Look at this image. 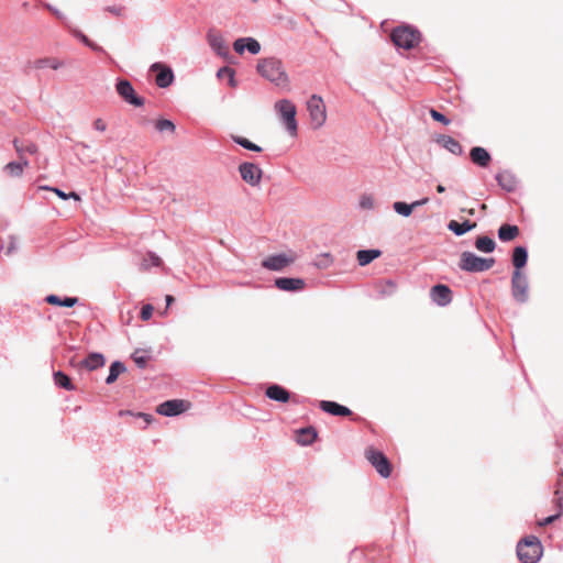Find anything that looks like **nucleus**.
Instances as JSON below:
<instances>
[{"instance_id":"obj_1","label":"nucleus","mask_w":563,"mask_h":563,"mask_svg":"<svg viewBox=\"0 0 563 563\" xmlns=\"http://www.w3.org/2000/svg\"><path fill=\"white\" fill-rule=\"evenodd\" d=\"M256 70L263 78L276 86L285 87L289 82L288 75L282 60L276 57L258 59Z\"/></svg>"},{"instance_id":"obj_2","label":"nucleus","mask_w":563,"mask_h":563,"mask_svg":"<svg viewBox=\"0 0 563 563\" xmlns=\"http://www.w3.org/2000/svg\"><path fill=\"white\" fill-rule=\"evenodd\" d=\"M542 551L541 541L536 536H528L517 544V556L521 563H538Z\"/></svg>"},{"instance_id":"obj_3","label":"nucleus","mask_w":563,"mask_h":563,"mask_svg":"<svg viewBox=\"0 0 563 563\" xmlns=\"http://www.w3.org/2000/svg\"><path fill=\"white\" fill-rule=\"evenodd\" d=\"M495 264V258L481 257L473 252L465 251L460 256L459 267L467 273H482L490 269Z\"/></svg>"},{"instance_id":"obj_4","label":"nucleus","mask_w":563,"mask_h":563,"mask_svg":"<svg viewBox=\"0 0 563 563\" xmlns=\"http://www.w3.org/2000/svg\"><path fill=\"white\" fill-rule=\"evenodd\" d=\"M275 109L278 112L280 120L290 136H296L298 132V125L296 121V107L288 100L283 99L275 103Z\"/></svg>"},{"instance_id":"obj_5","label":"nucleus","mask_w":563,"mask_h":563,"mask_svg":"<svg viewBox=\"0 0 563 563\" xmlns=\"http://www.w3.org/2000/svg\"><path fill=\"white\" fill-rule=\"evenodd\" d=\"M420 32L411 26H397L391 32L393 43L400 48L411 49L420 42Z\"/></svg>"},{"instance_id":"obj_6","label":"nucleus","mask_w":563,"mask_h":563,"mask_svg":"<svg viewBox=\"0 0 563 563\" xmlns=\"http://www.w3.org/2000/svg\"><path fill=\"white\" fill-rule=\"evenodd\" d=\"M311 124L313 129H320L327 120L325 106L320 96L312 95L307 102Z\"/></svg>"},{"instance_id":"obj_7","label":"nucleus","mask_w":563,"mask_h":563,"mask_svg":"<svg viewBox=\"0 0 563 563\" xmlns=\"http://www.w3.org/2000/svg\"><path fill=\"white\" fill-rule=\"evenodd\" d=\"M365 456L382 477L387 478L390 476L391 464L382 451L368 448L365 451Z\"/></svg>"},{"instance_id":"obj_8","label":"nucleus","mask_w":563,"mask_h":563,"mask_svg":"<svg viewBox=\"0 0 563 563\" xmlns=\"http://www.w3.org/2000/svg\"><path fill=\"white\" fill-rule=\"evenodd\" d=\"M529 283L526 274L521 271H514L511 276V295L519 302L525 303L529 298Z\"/></svg>"},{"instance_id":"obj_9","label":"nucleus","mask_w":563,"mask_h":563,"mask_svg":"<svg viewBox=\"0 0 563 563\" xmlns=\"http://www.w3.org/2000/svg\"><path fill=\"white\" fill-rule=\"evenodd\" d=\"M117 93L129 104L142 107L145 103L144 98L137 96L132 84L128 79L119 78L115 82Z\"/></svg>"},{"instance_id":"obj_10","label":"nucleus","mask_w":563,"mask_h":563,"mask_svg":"<svg viewBox=\"0 0 563 563\" xmlns=\"http://www.w3.org/2000/svg\"><path fill=\"white\" fill-rule=\"evenodd\" d=\"M239 173L243 181L252 187L261 184L263 170L258 165L251 162H243L239 165Z\"/></svg>"},{"instance_id":"obj_11","label":"nucleus","mask_w":563,"mask_h":563,"mask_svg":"<svg viewBox=\"0 0 563 563\" xmlns=\"http://www.w3.org/2000/svg\"><path fill=\"white\" fill-rule=\"evenodd\" d=\"M188 408V404L181 399H170L159 404L156 412L165 417H175L183 413Z\"/></svg>"},{"instance_id":"obj_12","label":"nucleus","mask_w":563,"mask_h":563,"mask_svg":"<svg viewBox=\"0 0 563 563\" xmlns=\"http://www.w3.org/2000/svg\"><path fill=\"white\" fill-rule=\"evenodd\" d=\"M430 298L439 307H445L452 301V290L444 284L434 285L430 289Z\"/></svg>"},{"instance_id":"obj_13","label":"nucleus","mask_w":563,"mask_h":563,"mask_svg":"<svg viewBox=\"0 0 563 563\" xmlns=\"http://www.w3.org/2000/svg\"><path fill=\"white\" fill-rule=\"evenodd\" d=\"M151 70L157 71L155 82L159 88H167L174 81V73L170 67L161 63H154Z\"/></svg>"},{"instance_id":"obj_14","label":"nucleus","mask_w":563,"mask_h":563,"mask_svg":"<svg viewBox=\"0 0 563 563\" xmlns=\"http://www.w3.org/2000/svg\"><path fill=\"white\" fill-rule=\"evenodd\" d=\"M292 262H294L292 257H289L286 254L282 253V254H275V255H271V256L266 257L262 262V266L268 271L280 272L286 266L291 264Z\"/></svg>"},{"instance_id":"obj_15","label":"nucleus","mask_w":563,"mask_h":563,"mask_svg":"<svg viewBox=\"0 0 563 563\" xmlns=\"http://www.w3.org/2000/svg\"><path fill=\"white\" fill-rule=\"evenodd\" d=\"M274 284L279 290L291 292L301 291L306 286L305 279L299 277H278Z\"/></svg>"},{"instance_id":"obj_16","label":"nucleus","mask_w":563,"mask_h":563,"mask_svg":"<svg viewBox=\"0 0 563 563\" xmlns=\"http://www.w3.org/2000/svg\"><path fill=\"white\" fill-rule=\"evenodd\" d=\"M207 40L210 47L221 57L230 55L229 46L220 33L210 30L207 34Z\"/></svg>"},{"instance_id":"obj_17","label":"nucleus","mask_w":563,"mask_h":563,"mask_svg":"<svg viewBox=\"0 0 563 563\" xmlns=\"http://www.w3.org/2000/svg\"><path fill=\"white\" fill-rule=\"evenodd\" d=\"M435 142L454 155L461 156L463 154L462 145L450 135L440 134L435 137Z\"/></svg>"},{"instance_id":"obj_18","label":"nucleus","mask_w":563,"mask_h":563,"mask_svg":"<svg viewBox=\"0 0 563 563\" xmlns=\"http://www.w3.org/2000/svg\"><path fill=\"white\" fill-rule=\"evenodd\" d=\"M265 395L271 400L283 404L290 399V393L285 387L277 384L269 385L265 390Z\"/></svg>"},{"instance_id":"obj_19","label":"nucleus","mask_w":563,"mask_h":563,"mask_svg":"<svg viewBox=\"0 0 563 563\" xmlns=\"http://www.w3.org/2000/svg\"><path fill=\"white\" fill-rule=\"evenodd\" d=\"M498 185L506 191L512 192L517 189L518 180L516 176L509 170H503L496 175Z\"/></svg>"},{"instance_id":"obj_20","label":"nucleus","mask_w":563,"mask_h":563,"mask_svg":"<svg viewBox=\"0 0 563 563\" xmlns=\"http://www.w3.org/2000/svg\"><path fill=\"white\" fill-rule=\"evenodd\" d=\"M320 409L332 416L346 417L352 415L347 407L330 400L320 401Z\"/></svg>"},{"instance_id":"obj_21","label":"nucleus","mask_w":563,"mask_h":563,"mask_svg":"<svg viewBox=\"0 0 563 563\" xmlns=\"http://www.w3.org/2000/svg\"><path fill=\"white\" fill-rule=\"evenodd\" d=\"M471 159L479 167H487L492 161L490 154L487 150L481 146H475L470 152Z\"/></svg>"},{"instance_id":"obj_22","label":"nucleus","mask_w":563,"mask_h":563,"mask_svg":"<svg viewBox=\"0 0 563 563\" xmlns=\"http://www.w3.org/2000/svg\"><path fill=\"white\" fill-rule=\"evenodd\" d=\"M511 262L515 271H521L528 262V250L526 246H516L512 251Z\"/></svg>"},{"instance_id":"obj_23","label":"nucleus","mask_w":563,"mask_h":563,"mask_svg":"<svg viewBox=\"0 0 563 563\" xmlns=\"http://www.w3.org/2000/svg\"><path fill=\"white\" fill-rule=\"evenodd\" d=\"M48 305L71 308L79 301L77 297H59L55 294L47 295L44 299Z\"/></svg>"},{"instance_id":"obj_24","label":"nucleus","mask_w":563,"mask_h":563,"mask_svg":"<svg viewBox=\"0 0 563 563\" xmlns=\"http://www.w3.org/2000/svg\"><path fill=\"white\" fill-rule=\"evenodd\" d=\"M476 227L475 222H471L470 220H465L463 222H457L455 220H451L448 223V229L453 232L456 236H462L468 231L473 230Z\"/></svg>"},{"instance_id":"obj_25","label":"nucleus","mask_w":563,"mask_h":563,"mask_svg":"<svg viewBox=\"0 0 563 563\" xmlns=\"http://www.w3.org/2000/svg\"><path fill=\"white\" fill-rule=\"evenodd\" d=\"M317 438V431L313 427L301 428L297 431V443L300 445H310Z\"/></svg>"},{"instance_id":"obj_26","label":"nucleus","mask_w":563,"mask_h":563,"mask_svg":"<svg viewBox=\"0 0 563 563\" xmlns=\"http://www.w3.org/2000/svg\"><path fill=\"white\" fill-rule=\"evenodd\" d=\"M104 356L101 353H90L85 360L81 361V366L89 371H95L104 365Z\"/></svg>"},{"instance_id":"obj_27","label":"nucleus","mask_w":563,"mask_h":563,"mask_svg":"<svg viewBox=\"0 0 563 563\" xmlns=\"http://www.w3.org/2000/svg\"><path fill=\"white\" fill-rule=\"evenodd\" d=\"M13 145H14L15 151L19 154L20 159H26L24 157L25 153L35 155L38 152L37 145L33 142L23 143V142H20L19 140H14Z\"/></svg>"},{"instance_id":"obj_28","label":"nucleus","mask_w":563,"mask_h":563,"mask_svg":"<svg viewBox=\"0 0 563 563\" xmlns=\"http://www.w3.org/2000/svg\"><path fill=\"white\" fill-rule=\"evenodd\" d=\"M519 235V228L515 224H503L498 229V238L503 242H509Z\"/></svg>"},{"instance_id":"obj_29","label":"nucleus","mask_w":563,"mask_h":563,"mask_svg":"<svg viewBox=\"0 0 563 563\" xmlns=\"http://www.w3.org/2000/svg\"><path fill=\"white\" fill-rule=\"evenodd\" d=\"M29 166L27 159H19L18 162H10L4 165L3 170L11 177H20L23 174V168Z\"/></svg>"},{"instance_id":"obj_30","label":"nucleus","mask_w":563,"mask_h":563,"mask_svg":"<svg viewBox=\"0 0 563 563\" xmlns=\"http://www.w3.org/2000/svg\"><path fill=\"white\" fill-rule=\"evenodd\" d=\"M18 251V240L13 235H9L5 241L0 240V257L2 255L11 256Z\"/></svg>"},{"instance_id":"obj_31","label":"nucleus","mask_w":563,"mask_h":563,"mask_svg":"<svg viewBox=\"0 0 563 563\" xmlns=\"http://www.w3.org/2000/svg\"><path fill=\"white\" fill-rule=\"evenodd\" d=\"M380 255L379 250H360L357 251L356 257L358 265L365 266L368 265L371 262H373L375 258H377Z\"/></svg>"},{"instance_id":"obj_32","label":"nucleus","mask_w":563,"mask_h":563,"mask_svg":"<svg viewBox=\"0 0 563 563\" xmlns=\"http://www.w3.org/2000/svg\"><path fill=\"white\" fill-rule=\"evenodd\" d=\"M62 66L63 63L60 60L51 57L38 58L32 63V67L35 69L52 68L56 70Z\"/></svg>"},{"instance_id":"obj_33","label":"nucleus","mask_w":563,"mask_h":563,"mask_svg":"<svg viewBox=\"0 0 563 563\" xmlns=\"http://www.w3.org/2000/svg\"><path fill=\"white\" fill-rule=\"evenodd\" d=\"M126 371L125 365L120 361H114L111 363L109 368V375L106 378V384L111 385L113 384L120 374L124 373Z\"/></svg>"},{"instance_id":"obj_34","label":"nucleus","mask_w":563,"mask_h":563,"mask_svg":"<svg viewBox=\"0 0 563 563\" xmlns=\"http://www.w3.org/2000/svg\"><path fill=\"white\" fill-rule=\"evenodd\" d=\"M54 383L56 386H58L59 388H63L65 390H75L76 387L75 385L71 383L70 378L68 375H66L64 372L62 371H57L54 373Z\"/></svg>"},{"instance_id":"obj_35","label":"nucleus","mask_w":563,"mask_h":563,"mask_svg":"<svg viewBox=\"0 0 563 563\" xmlns=\"http://www.w3.org/2000/svg\"><path fill=\"white\" fill-rule=\"evenodd\" d=\"M475 247L479 252L492 253L496 249V243H495V241L492 238L483 235V236H478L476 239Z\"/></svg>"},{"instance_id":"obj_36","label":"nucleus","mask_w":563,"mask_h":563,"mask_svg":"<svg viewBox=\"0 0 563 563\" xmlns=\"http://www.w3.org/2000/svg\"><path fill=\"white\" fill-rule=\"evenodd\" d=\"M161 265V257L154 252H147L140 264V268L143 271H147L151 267H158Z\"/></svg>"},{"instance_id":"obj_37","label":"nucleus","mask_w":563,"mask_h":563,"mask_svg":"<svg viewBox=\"0 0 563 563\" xmlns=\"http://www.w3.org/2000/svg\"><path fill=\"white\" fill-rule=\"evenodd\" d=\"M132 358L139 368H145L151 358L150 351L136 349L132 354Z\"/></svg>"},{"instance_id":"obj_38","label":"nucleus","mask_w":563,"mask_h":563,"mask_svg":"<svg viewBox=\"0 0 563 563\" xmlns=\"http://www.w3.org/2000/svg\"><path fill=\"white\" fill-rule=\"evenodd\" d=\"M232 140L234 143L239 144L245 150L253 151V152H261L262 147L256 145L255 143L251 142L250 140L239 136V135H232Z\"/></svg>"},{"instance_id":"obj_39","label":"nucleus","mask_w":563,"mask_h":563,"mask_svg":"<svg viewBox=\"0 0 563 563\" xmlns=\"http://www.w3.org/2000/svg\"><path fill=\"white\" fill-rule=\"evenodd\" d=\"M395 212L402 217H410L413 211V206L404 201H396L393 205Z\"/></svg>"},{"instance_id":"obj_40","label":"nucleus","mask_w":563,"mask_h":563,"mask_svg":"<svg viewBox=\"0 0 563 563\" xmlns=\"http://www.w3.org/2000/svg\"><path fill=\"white\" fill-rule=\"evenodd\" d=\"M333 263V257L329 253H322L318 255L313 262V265L319 269H325Z\"/></svg>"},{"instance_id":"obj_41","label":"nucleus","mask_w":563,"mask_h":563,"mask_svg":"<svg viewBox=\"0 0 563 563\" xmlns=\"http://www.w3.org/2000/svg\"><path fill=\"white\" fill-rule=\"evenodd\" d=\"M155 129L161 133H163V132L174 133L176 130V125L174 124L173 121H170L168 119H158L155 123Z\"/></svg>"},{"instance_id":"obj_42","label":"nucleus","mask_w":563,"mask_h":563,"mask_svg":"<svg viewBox=\"0 0 563 563\" xmlns=\"http://www.w3.org/2000/svg\"><path fill=\"white\" fill-rule=\"evenodd\" d=\"M246 40L247 41L245 42V51H247L252 55L258 54L261 52L260 42L251 36H247Z\"/></svg>"},{"instance_id":"obj_43","label":"nucleus","mask_w":563,"mask_h":563,"mask_svg":"<svg viewBox=\"0 0 563 563\" xmlns=\"http://www.w3.org/2000/svg\"><path fill=\"white\" fill-rule=\"evenodd\" d=\"M395 291L396 283L391 279L386 280L380 289L383 296H391Z\"/></svg>"},{"instance_id":"obj_44","label":"nucleus","mask_w":563,"mask_h":563,"mask_svg":"<svg viewBox=\"0 0 563 563\" xmlns=\"http://www.w3.org/2000/svg\"><path fill=\"white\" fill-rule=\"evenodd\" d=\"M358 205L362 209L371 210L374 208V199L371 195H362Z\"/></svg>"},{"instance_id":"obj_45","label":"nucleus","mask_w":563,"mask_h":563,"mask_svg":"<svg viewBox=\"0 0 563 563\" xmlns=\"http://www.w3.org/2000/svg\"><path fill=\"white\" fill-rule=\"evenodd\" d=\"M430 115L434 121L441 122L444 125H449L451 123V120L449 118H446L443 113L439 112L435 109L430 110Z\"/></svg>"},{"instance_id":"obj_46","label":"nucleus","mask_w":563,"mask_h":563,"mask_svg":"<svg viewBox=\"0 0 563 563\" xmlns=\"http://www.w3.org/2000/svg\"><path fill=\"white\" fill-rule=\"evenodd\" d=\"M222 73H227V76L229 77V84L230 86H235V79H234V70L230 67H222L218 70L217 76L222 77Z\"/></svg>"},{"instance_id":"obj_47","label":"nucleus","mask_w":563,"mask_h":563,"mask_svg":"<svg viewBox=\"0 0 563 563\" xmlns=\"http://www.w3.org/2000/svg\"><path fill=\"white\" fill-rule=\"evenodd\" d=\"M553 503L555 504L558 511L561 510V515H563V492L561 489H556L554 492Z\"/></svg>"},{"instance_id":"obj_48","label":"nucleus","mask_w":563,"mask_h":563,"mask_svg":"<svg viewBox=\"0 0 563 563\" xmlns=\"http://www.w3.org/2000/svg\"><path fill=\"white\" fill-rule=\"evenodd\" d=\"M153 306L147 303V305H144L141 309V319L143 321H147L152 318V314H153Z\"/></svg>"},{"instance_id":"obj_49","label":"nucleus","mask_w":563,"mask_h":563,"mask_svg":"<svg viewBox=\"0 0 563 563\" xmlns=\"http://www.w3.org/2000/svg\"><path fill=\"white\" fill-rule=\"evenodd\" d=\"M246 37H239L233 43V48L238 54H243L245 52V42Z\"/></svg>"},{"instance_id":"obj_50","label":"nucleus","mask_w":563,"mask_h":563,"mask_svg":"<svg viewBox=\"0 0 563 563\" xmlns=\"http://www.w3.org/2000/svg\"><path fill=\"white\" fill-rule=\"evenodd\" d=\"M104 10L115 16H122L125 8L123 5H108Z\"/></svg>"},{"instance_id":"obj_51","label":"nucleus","mask_w":563,"mask_h":563,"mask_svg":"<svg viewBox=\"0 0 563 563\" xmlns=\"http://www.w3.org/2000/svg\"><path fill=\"white\" fill-rule=\"evenodd\" d=\"M561 516H562L561 510H559L554 515L549 516V517L542 519L541 521H539V526H541V527L549 526V525L553 523L555 520H558Z\"/></svg>"},{"instance_id":"obj_52","label":"nucleus","mask_w":563,"mask_h":563,"mask_svg":"<svg viewBox=\"0 0 563 563\" xmlns=\"http://www.w3.org/2000/svg\"><path fill=\"white\" fill-rule=\"evenodd\" d=\"M42 190H51L54 191L60 199L67 200V194L60 190L59 188L51 187V186H41Z\"/></svg>"},{"instance_id":"obj_53","label":"nucleus","mask_w":563,"mask_h":563,"mask_svg":"<svg viewBox=\"0 0 563 563\" xmlns=\"http://www.w3.org/2000/svg\"><path fill=\"white\" fill-rule=\"evenodd\" d=\"M74 35L86 46L90 45V40L81 31L75 30Z\"/></svg>"},{"instance_id":"obj_54","label":"nucleus","mask_w":563,"mask_h":563,"mask_svg":"<svg viewBox=\"0 0 563 563\" xmlns=\"http://www.w3.org/2000/svg\"><path fill=\"white\" fill-rule=\"evenodd\" d=\"M93 128L99 132H104L107 130V124L102 119L98 118L93 121Z\"/></svg>"},{"instance_id":"obj_55","label":"nucleus","mask_w":563,"mask_h":563,"mask_svg":"<svg viewBox=\"0 0 563 563\" xmlns=\"http://www.w3.org/2000/svg\"><path fill=\"white\" fill-rule=\"evenodd\" d=\"M45 8L47 10H49L57 19L59 20H65V15L63 12H60L58 9H56L55 7L51 5V4H45Z\"/></svg>"},{"instance_id":"obj_56","label":"nucleus","mask_w":563,"mask_h":563,"mask_svg":"<svg viewBox=\"0 0 563 563\" xmlns=\"http://www.w3.org/2000/svg\"><path fill=\"white\" fill-rule=\"evenodd\" d=\"M137 417L142 418L145 421L146 426L150 424L153 420V417L148 413L139 412Z\"/></svg>"},{"instance_id":"obj_57","label":"nucleus","mask_w":563,"mask_h":563,"mask_svg":"<svg viewBox=\"0 0 563 563\" xmlns=\"http://www.w3.org/2000/svg\"><path fill=\"white\" fill-rule=\"evenodd\" d=\"M87 46L97 53H104V49L92 41H90V45Z\"/></svg>"},{"instance_id":"obj_58","label":"nucleus","mask_w":563,"mask_h":563,"mask_svg":"<svg viewBox=\"0 0 563 563\" xmlns=\"http://www.w3.org/2000/svg\"><path fill=\"white\" fill-rule=\"evenodd\" d=\"M87 46L97 53H104V49L92 41H90V45Z\"/></svg>"},{"instance_id":"obj_59","label":"nucleus","mask_w":563,"mask_h":563,"mask_svg":"<svg viewBox=\"0 0 563 563\" xmlns=\"http://www.w3.org/2000/svg\"><path fill=\"white\" fill-rule=\"evenodd\" d=\"M428 201H429V198L424 197V198H422V199H420V200H416V201H413L411 205L413 206V209H415V208H417V207H420V206H424V205H427V203H428Z\"/></svg>"},{"instance_id":"obj_60","label":"nucleus","mask_w":563,"mask_h":563,"mask_svg":"<svg viewBox=\"0 0 563 563\" xmlns=\"http://www.w3.org/2000/svg\"><path fill=\"white\" fill-rule=\"evenodd\" d=\"M76 150H89V145L84 142H77L75 144Z\"/></svg>"},{"instance_id":"obj_61","label":"nucleus","mask_w":563,"mask_h":563,"mask_svg":"<svg viewBox=\"0 0 563 563\" xmlns=\"http://www.w3.org/2000/svg\"><path fill=\"white\" fill-rule=\"evenodd\" d=\"M70 198L75 199V200H80V197L75 191H71V192L67 194V199H70Z\"/></svg>"},{"instance_id":"obj_62","label":"nucleus","mask_w":563,"mask_h":563,"mask_svg":"<svg viewBox=\"0 0 563 563\" xmlns=\"http://www.w3.org/2000/svg\"><path fill=\"white\" fill-rule=\"evenodd\" d=\"M165 300H166V306L168 308L174 302L175 299L172 295H166Z\"/></svg>"},{"instance_id":"obj_63","label":"nucleus","mask_w":563,"mask_h":563,"mask_svg":"<svg viewBox=\"0 0 563 563\" xmlns=\"http://www.w3.org/2000/svg\"><path fill=\"white\" fill-rule=\"evenodd\" d=\"M437 191H438L439 194H443V192L445 191V187H444L443 185H438V186H437Z\"/></svg>"},{"instance_id":"obj_64","label":"nucleus","mask_w":563,"mask_h":563,"mask_svg":"<svg viewBox=\"0 0 563 563\" xmlns=\"http://www.w3.org/2000/svg\"><path fill=\"white\" fill-rule=\"evenodd\" d=\"M467 213H468L470 216H474L475 210H474V209H468V210H467Z\"/></svg>"}]
</instances>
